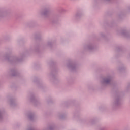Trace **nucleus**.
Wrapping results in <instances>:
<instances>
[{"label":"nucleus","mask_w":130,"mask_h":130,"mask_svg":"<svg viewBox=\"0 0 130 130\" xmlns=\"http://www.w3.org/2000/svg\"><path fill=\"white\" fill-rule=\"evenodd\" d=\"M104 81V83H105L106 84H109L111 81L110 77L105 79Z\"/></svg>","instance_id":"obj_1"},{"label":"nucleus","mask_w":130,"mask_h":130,"mask_svg":"<svg viewBox=\"0 0 130 130\" xmlns=\"http://www.w3.org/2000/svg\"><path fill=\"white\" fill-rule=\"evenodd\" d=\"M70 68H71V69H74V65H71Z\"/></svg>","instance_id":"obj_2"}]
</instances>
